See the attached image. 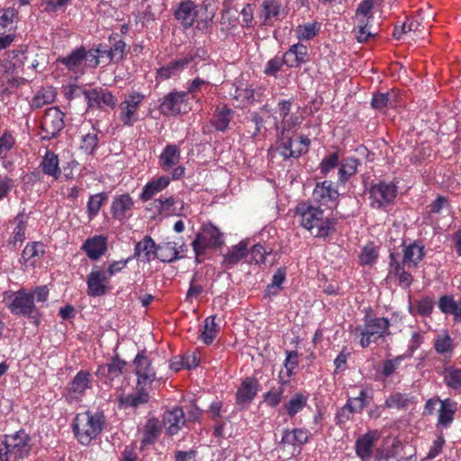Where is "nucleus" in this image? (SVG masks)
Wrapping results in <instances>:
<instances>
[{
  "label": "nucleus",
  "instance_id": "obj_1",
  "mask_svg": "<svg viewBox=\"0 0 461 461\" xmlns=\"http://www.w3.org/2000/svg\"><path fill=\"white\" fill-rule=\"evenodd\" d=\"M294 213L299 219L300 225L315 238L326 239L336 230L337 220L333 217H326L324 211L313 202L299 203L294 209Z\"/></svg>",
  "mask_w": 461,
  "mask_h": 461
},
{
  "label": "nucleus",
  "instance_id": "obj_2",
  "mask_svg": "<svg viewBox=\"0 0 461 461\" xmlns=\"http://www.w3.org/2000/svg\"><path fill=\"white\" fill-rule=\"evenodd\" d=\"M174 17L184 29H190L196 23L195 29L207 33L212 28L213 14H207L206 5L199 7L192 0H184L175 9Z\"/></svg>",
  "mask_w": 461,
  "mask_h": 461
},
{
  "label": "nucleus",
  "instance_id": "obj_3",
  "mask_svg": "<svg viewBox=\"0 0 461 461\" xmlns=\"http://www.w3.org/2000/svg\"><path fill=\"white\" fill-rule=\"evenodd\" d=\"M105 423L102 412L84 411L77 413L73 421V431L82 445H88L103 430Z\"/></svg>",
  "mask_w": 461,
  "mask_h": 461
},
{
  "label": "nucleus",
  "instance_id": "obj_4",
  "mask_svg": "<svg viewBox=\"0 0 461 461\" xmlns=\"http://www.w3.org/2000/svg\"><path fill=\"white\" fill-rule=\"evenodd\" d=\"M389 327L390 322L387 318L375 317L366 313L363 324L351 328L350 332L356 338H359V344L365 348L389 334Z\"/></svg>",
  "mask_w": 461,
  "mask_h": 461
},
{
  "label": "nucleus",
  "instance_id": "obj_5",
  "mask_svg": "<svg viewBox=\"0 0 461 461\" xmlns=\"http://www.w3.org/2000/svg\"><path fill=\"white\" fill-rule=\"evenodd\" d=\"M31 436L20 429L13 434L5 435L0 444V461H21L31 453Z\"/></svg>",
  "mask_w": 461,
  "mask_h": 461
},
{
  "label": "nucleus",
  "instance_id": "obj_6",
  "mask_svg": "<svg viewBox=\"0 0 461 461\" xmlns=\"http://www.w3.org/2000/svg\"><path fill=\"white\" fill-rule=\"evenodd\" d=\"M223 243L222 233L212 223L203 224L195 239L192 241V248L196 257L204 255L208 249H213Z\"/></svg>",
  "mask_w": 461,
  "mask_h": 461
},
{
  "label": "nucleus",
  "instance_id": "obj_7",
  "mask_svg": "<svg viewBox=\"0 0 461 461\" xmlns=\"http://www.w3.org/2000/svg\"><path fill=\"white\" fill-rule=\"evenodd\" d=\"M5 301L13 314L24 317H34L38 314L33 294H29L25 289L5 294Z\"/></svg>",
  "mask_w": 461,
  "mask_h": 461
},
{
  "label": "nucleus",
  "instance_id": "obj_8",
  "mask_svg": "<svg viewBox=\"0 0 461 461\" xmlns=\"http://www.w3.org/2000/svg\"><path fill=\"white\" fill-rule=\"evenodd\" d=\"M397 195V186L392 182L379 181L372 184L368 190L370 205L376 210H386Z\"/></svg>",
  "mask_w": 461,
  "mask_h": 461
},
{
  "label": "nucleus",
  "instance_id": "obj_9",
  "mask_svg": "<svg viewBox=\"0 0 461 461\" xmlns=\"http://www.w3.org/2000/svg\"><path fill=\"white\" fill-rule=\"evenodd\" d=\"M145 95L133 91L120 104V120L126 126H132L140 120L139 108L143 103Z\"/></svg>",
  "mask_w": 461,
  "mask_h": 461
},
{
  "label": "nucleus",
  "instance_id": "obj_10",
  "mask_svg": "<svg viewBox=\"0 0 461 461\" xmlns=\"http://www.w3.org/2000/svg\"><path fill=\"white\" fill-rule=\"evenodd\" d=\"M64 127V113L58 107L46 110L41 121V139L51 140L55 138Z\"/></svg>",
  "mask_w": 461,
  "mask_h": 461
},
{
  "label": "nucleus",
  "instance_id": "obj_11",
  "mask_svg": "<svg viewBox=\"0 0 461 461\" xmlns=\"http://www.w3.org/2000/svg\"><path fill=\"white\" fill-rule=\"evenodd\" d=\"M135 366V375L137 376V385L147 387L151 385L156 380V371L152 366V362L144 350L140 351L133 359Z\"/></svg>",
  "mask_w": 461,
  "mask_h": 461
},
{
  "label": "nucleus",
  "instance_id": "obj_12",
  "mask_svg": "<svg viewBox=\"0 0 461 461\" xmlns=\"http://www.w3.org/2000/svg\"><path fill=\"white\" fill-rule=\"evenodd\" d=\"M85 99L89 109H114L116 106V97L107 89L95 87L84 92Z\"/></svg>",
  "mask_w": 461,
  "mask_h": 461
},
{
  "label": "nucleus",
  "instance_id": "obj_13",
  "mask_svg": "<svg viewBox=\"0 0 461 461\" xmlns=\"http://www.w3.org/2000/svg\"><path fill=\"white\" fill-rule=\"evenodd\" d=\"M339 194L331 181L325 180L317 183L312 192L313 203L324 205L328 208H334L338 204Z\"/></svg>",
  "mask_w": 461,
  "mask_h": 461
},
{
  "label": "nucleus",
  "instance_id": "obj_14",
  "mask_svg": "<svg viewBox=\"0 0 461 461\" xmlns=\"http://www.w3.org/2000/svg\"><path fill=\"white\" fill-rule=\"evenodd\" d=\"M92 387V375L88 371L80 370L70 382V386L66 393V399L69 402L81 400L86 390Z\"/></svg>",
  "mask_w": 461,
  "mask_h": 461
},
{
  "label": "nucleus",
  "instance_id": "obj_15",
  "mask_svg": "<svg viewBox=\"0 0 461 461\" xmlns=\"http://www.w3.org/2000/svg\"><path fill=\"white\" fill-rule=\"evenodd\" d=\"M310 142V139L306 136L292 139L290 135H287L285 140H281L280 155L285 158H299L308 151Z\"/></svg>",
  "mask_w": 461,
  "mask_h": 461
},
{
  "label": "nucleus",
  "instance_id": "obj_16",
  "mask_svg": "<svg viewBox=\"0 0 461 461\" xmlns=\"http://www.w3.org/2000/svg\"><path fill=\"white\" fill-rule=\"evenodd\" d=\"M110 279L105 271L94 267L86 278L87 294L90 297H99L106 294Z\"/></svg>",
  "mask_w": 461,
  "mask_h": 461
},
{
  "label": "nucleus",
  "instance_id": "obj_17",
  "mask_svg": "<svg viewBox=\"0 0 461 461\" xmlns=\"http://www.w3.org/2000/svg\"><path fill=\"white\" fill-rule=\"evenodd\" d=\"M186 92L173 91L165 95L160 102L159 110L164 115H176L185 106Z\"/></svg>",
  "mask_w": 461,
  "mask_h": 461
},
{
  "label": "nucleus",
  "instance_id": "obj_18",
  "mask_svg": "<svg viewBox=\"0 0 461 461\" xmlns=\"http://www.w3.org/2000/svg\"><path fill=\"white\" fill-rule=\"evenodd\" d=\"M284 14V8L279 0H263L258 18L264 26H272L275 22L280 20Z\"/></svg>",
  "mask_w": 461,
  "mask_h": 461
},
{
  "label": "nucleus",
  "instance_id": "obj_19",
  "mask_svg": "<svg viewBox=\"0 0 461 461\" xmlns=\"http://www.w3.org/2000/svg\"><path fill=\"white\" fill-rule=\"evenodd\" d=\"M108 239L104 235H95L87 238L81 249L91 260H98L107 251Z\"/></svg>",
  "mask_w": 461,
  "mask_h": 461
},
{
  "label": "nucleus",
  "instance_id": "obj_20",
  "mask_svg": "<svg viewBox=\"0 0 461 461\" xmlns=\"http://www.w3.org/2000/svg\"><path fill=\"white\" fill-rule=\"evenodd\" d=\"M259 384L253 377L245 378L236 393V402L241 407L249 406L258 392Z\"/></svg>",
  "mask_w": 461,
  "mask_h": 461
},
{
  "label": "nucleus",
  "instance_id": "obj_21",
  "mask_svg": "<svg viewBox=\"0 0 461 461\" xmlns=\"http://www.w3.org/2000/svg\"><path fill=\"white\" fill-rule=\"evenodd\" d=\"M194 55L187 54L160 68L157 71V79L164 81L178 76L194 60Z\"/></svg>",
  "mask_w": 461,
  "mask_h": 461
},
{
  "label": "nucleus",
  "instance_id": "obj_22",
  "mask_svg": "<svg viewBox=\"0 0 461 461\" xmlns=\"http://www.w3.org/2000/svg\"><path fill=\"white\" fill-rule=\"evenodd\" d=\"M134 201L129 194L115 195L111 204V213L115 220L123 221L131 216Z\"/></svg>",
  "mask_w": 461,
  "mask_h": 461
},
{
  "label": "nucleus",
  "instance_id": "obj_23",
  "mask_svg": "<svg viewBox=\"0 0 461 461\" xmlns=\"http://www.w3.org/2000/svg\"><path fill=\"white\" fill-rule=\"evenodd\" d=\"M440 407L438 413L436 427L438 429H447L451 426L457 411V402L447 398L439 401Z\"/></svg>",
  "mask_w": 461,
  "mask_h": 461
},
{
  "label": "nucleus",
  "instance_id": "obj_24",
  "mask_svg": "<svg viewBox=\"0 0 461 461\" xmlns=\"http://www.w3.org/2000/svg\"><path fill=\"white\" fill-rule=\"evenodd\" d=\"M158 247L153 239L146 235L141 240L136 243L134 248V258L142 262H150L157 258Z\"/></svg>",
  "mask_w": 461,
  "mask_h": 461
},
{
  "label": "nucleus",
  "instance_id": "obj_25",
  "mask_svg": "<svg viewBox=\"0 0 461 461\" xmlns=\"http://www.w3.org/2000/svg\"><path fill=\"white\" fill-rule=\"evenodd\" d=\"M163 423L170 435L176 434L185 423V418L182 408L175 406L163 414Z\"/></svg>",
  "mask_w": 461,
  "mask_h": 461
},
{
  "label": "nucleus",
  "instance_id": "obj_26",
  "mask_svg": "<svg viewBox=\"0 0 461 461\" xmlns=\"http://www.w3.org/2000/svg\"><path fill=\"white\" fill-rule=\"evenodd\" d=\"M309 393L306 392H296L282 406V411L290 418L295 417L307 406Z\"/></svg>",
  "mask_w": 461,
  "mask_h": 461
},
{
  "label": "nucleus",
  "instance_id": "obj_27",
  "mask_svg": "<svg viewBox=\"0 0 461 461\" xmlns=\"http://www.w3.org/2000/svg\"><path fill=\"white\" fill-rule=\"evenodd\" d=\"M368 392L366 389H361L358 395L356 397H350L344 407L340 410L338 416L340 419L348 420V415L346 413L360 412L369 403Z\"/></svg>",
  "mask_w": 461,
  "mask_h": 461
},
{
  "label": "nucleus",
  "instance_id": "obj_28",
  "mask_svg": "<svg viewBox=\"0 0 461 461\" xmlns=\"http://www.w3.org/2000/svg\"><path fill=\"white\" fill-rule=\"evenodd\" d=\"M307 60V47L301 43L292 45L284 54V63L289 68H298Z\"/></svg>",
  "mask_w": 461,
  "mask_h": 461
},
{
  "label": "nucleus",
  "instance_id": "obj_29",
  "mask_svg": "<svg viewBox=\"0 0 461 461\" xmlns=\"http://www.w3.org/2000/svg\"><path fill=\"white\" fill-rule=\"evenodd\" d=\"M85 48H78L73 50L68 56L59 58L58 61L75 74L83 75L85 73Z\"/></svg>",
  "mask_w": 461,
  "mask_h": 461
},
{
  "label": "nucleus",
  "instance_id": "obj_30",
  "mask_svg": "<svg viewBox=\"0 0 461 461\" xmlns=\"http://www.w3.org/2000/svg\"><path fill=\"white\" fill-rule=\"evenodd\" d=\"M125 365V361L119 358H113L110 363L100 366L97 368L96 375L100 379H104V383L110 384L122 374Z\"/></svg>",
  "mask_w": 461,
  "mask_h": 461
},
{
  "label": "nucleus",
  "instance_id": "obj_31",
  "mask_svg": "<svg viewBox=\"0 0 461 461\" xmlns=\"http://www.w3.org/2000/svg\"><path fill=\"white\" fill-rule=\"evenodd\" d=\"M149 400V395L146 391V387L138 386L136 384V393L121 395L118 398V402L120 408H138L139 406L147 403Z\"/></svg>",
  "mask_w": 461,
  "mask_h": 461
},
{
  "label": "nucleus",
  "instance_id": "obj_32",
  "mask_svg": "<svg viewBox=\"0 0 461 461\" xmlns=\"http://www.w3.org/2000/svg\"><path fill=\"white\" fill-rule=\"evenodd\" d=\"M181 158L180 148L176 144H168L158 157V163L164 171H169L177 166Z\"/></svg>",
  "mask_w": 461,
  "mask_h": 461
},
{
  "label": "nucleus",
  "instance_id": "obj_33",
  "mask_svg": "<svg viewBox=\"0 0 461 461\" xmlns=\"http://www.w3.org/2000/svg\"><path fill=\"white\" fill-rule=\"evenodd\" d=\"M435 351L445 358H450L455 350V343L447 330H441L433 341Z\"/></svg>",
  "mask_w": 461,
  "mask_h": 461
},
{
  "label": "nucleus",
  "instance_id": "obj_34",
  "mask_svg": "<svg viewBox=\"0 0 461 461\" xmlns=\"http://www.w3.org/2000/svg\"><path fill=\"white\" fill-rule=\"evenodd\" d=\"M402 266L417 267L425 256L424 247L418 242L403 245Z\"/></svg>",
  "mask_w": 461,
  "mask_h": 461
},
{
  "label": "nucleus",
  "instance_id": "obj_35",
  "mask_svg": "<svg viewBox=\"0 0 461 461\" xmlns=\"http://www.w3.org/2000/svg\"><path fill=\"white\" fill-rule=\"evenodd\" d=\"M169 184L170 177L166 176H161L158 178L152 179L143 186L142 191L140 194V199L142 202H147L150 200L157 194L166 189L169 185Z\"/></svg>",
  "mask_w": 461,
  "mask_h": 461
},
{
  "label": "nucleus",
  "instance_id": "obj_36",
  "mask_svg": "<svg viewBox=\"0 0 461 461\" xmlns=\"http://www.w3.org/2000/svg\"><path fill=\"white\" fill-rule=\"evenodd\" d=\"M249 240H242L238 244L230 247L224 255L223 264L227 267H232L241 261L249 255Z\"/></svg>",
  "mask_w": 461,
  "mask_h": 461
},
{
  "label": "nucleus",
  "instance_id": "obj_37",
  "mask_svg": "<svg viewBox=\"0 0 461 461\" xmlns=\"http://www.w3.org/2000/svg\"><path fill=\"white\" fill-rule=\"evenodd\" d=\"M438 306L442 313L452 315L456 322H461V300L456 301L453 295L446 294L439 298Z\"/></svg>",
  "mask_w": 461,
  "mask_h": 461
},
{
  "label": "nucleus",
  "instance_id": "obj_38",
  "mask_svg": "<svg viewBox=\"0 0 461 461\" xmlns=\"http://www.w3.org/2000/svg\"><path fill=\"white\" fill-rule=\"evenodd\" d=\"M40 167L44 175L57 180L61 175L59 159L54 152L47 150L40 163Z\"/></svg>",
  "mask_w": 461,
  "mask_h": 461
},
{
  "label": "nucleus",
  "instance_id": "obj_39",
  "mask_svg": "<svg viewBox=\"0 0 461 461\" xmlns=\"http://www.w3.org/2000/svg\"><path fill=\"white\" fill-rule=\"evenodd\" d=\"M304 120L303 113L298 106L295 112L291 115L281 121L280 125V139L285 140L291 131L297 130Z\"/></svg>",
  "mask_w": 461,
  "mask_h": 461
},
{
  "label": "nucleus",
  "instance_id": "obj_40",
  "mask_svg": "<svg viewBox=\"0 0 461 461\" xmlns=\"http://www.w3.org/2000/svg\"><path fill=\"white\" fill-rule=\"evenodd\" d=\"M378 438L377 431H371L357 440L356 452L361 459L367 460L370 458L374 443Z\"/></svg>",
  "mask_w": 461,
  "mask_h": 461
},
{
  "label": "nucleus",
  "instance_id": "obj_41",
  "mask_svg": "<svg viewBox=\"0 0 461 461\" xmlns=\"http://www.w3.org/2000/svg\"><path fill=\"white\" fill-rule=\"evenodd\" d=\"M310 435V431L305 429H285L280 443L283 445L302 446L308 441Z\"/></svg>",
  "mask_w": 461,
  "mask_h": 461
},
{
  "label": "nucleus",
  "instance_id": "obj_42",
  "mask_svg": "<svg viewBox=\"0 0 461 461\" xmlns=\"http://www.w3.org/2000/svg\"><path fill=\"white\" fill-rule=\"evenodd\" d=\"M231 95L237 102L238 106L244 107L256 102L259 94L256 93L255 89L241 84L240 86H235L234 92Z\"/></svg>",
  "mask_w": 461,
  "mask_h": 461
},
{
  "label": "nucleus",
  "instance_id": "obj_43",
  "mask_svg": "<svg viewBox=\"0 0 461 461\" xmlns=\"http://www.w3.org/2000/svg\"><path fill=\"white\" fill-rule=\"evenodd\" d=\"M434 309V301L429 296H425L412 303L409 300L408 311L412 316L420 315L421 317H429Z\"/></svg>",
  "mask_w": 461,
  "mask_h": 461
},
{
  "label": "nucleus",
  "instance_id": "obj_44",
  "mask_svg": "<svg viewBox=\"0 0 461 461\" xmlns=\"http://www.w3.org/2000/svg\"><path fill=\"white\" fill-rule=\"evenodd\" d=\"M27 221L28 217L23 212L18 213L15 217L14 221L15 227L8 241L14 248H16L18 243H22L25 240Z\"/></svg>",
  "mask_w": 461,
  "mask_h": 461
},
{
  "label": "nucleus",
  "instance_id": "obj_45",
  "mask_svg": "<svg viewBox=\"0 0 461 461\" xmlns=\"http://www.w3.org/2000/svg\"><path fill=\"white\" fill-rule=\"evenodd\" d=\"M441 375L447 388L461 391V368L454 366H446L442 370Z\"/></svg>",
  "mask_w": 461,
  "mask_h": 461
},
{
  "label": "nucleus",
  "instance_id": "obj_46",
  "mask_svg": "<svg viewBox=\"0 0 461 461\" xmlns=\"http://www.w3.org/2000/svg\"><path fill=\"white\" fill-rule=\"evenodd\" d=\"M359 165V160L353 157H348L342 159L339 164L338 172L339 182L340 184H345L352 176L357 173V167Z\"/></svg>",
  "mask_w": 461,
  "mask_h": 461
},
{
  "label": "nucleus",
  "instance_id": "obj_47",
  "mask_svg": "<svg viewBox=\"0 0 461 461\" xmlns=\"http://www.w3.org/2000/svg\"><path fill=\"white\" fill-rule=\"evenodd\" d=\"M183 257L184 255H180L176 242H167L159 244L158 247L157 258L162 262L171 263Z\"/></svg>",
  "mask_w": 461,
  "mask_h": 461
},
{
  "label": "nucleus",
  "instance_id": "obj_48",
  "mask_svg": "<svg viewBox=\"0 0 461 461\" xmlns=\"http://www.w3.org/2000/svg\"><path fill=\"white\" fill-rule=\"evenodd\" d=\"M232 110L227 106H218L213 113V127L220 131H225L232 118Z\"/></svg>",
  "mask_w": 461,
  "mask_h": 461
},
{
  "label": "nucleus",
  "instance_id": "obj_49",
  "mask_svg": "<svg viewBox=\"0 0 461 461\" xmlns=\"http://www.w3.org/2000/svg\"><path fill=\"white\" fill-rule=\"evenodd\" d=\"M382 3L383 0H362L356 10V20L370 22L374 17L373 9L380 6Z\"/></svg>",
  "mask_w": 461,
  "mask_h": 461
},
{
  "label": "nucleus",
  "instance_id": "obj_50",
  "mask_svg": "<svg viewBox=\"0 0 461 461\" xmlns=\"http://www.w3.org/2000/svg\"><path fill=\"white\" fill-rule=\"evenodd\" d=\"M45 252L44 245L41 242L28 243L22 253V258L25 263L33 265Z\"/></svg>",
  "mask_w": 461,
  "mask_h": 461
},
{
  "label": "nucleus",
  "instance_id": "obj_51",
  "mask_svg": "<svg viewBox=\"0 0 461 461\" xmlns=\"http://www.w3.org/2000/svg\"><path fill=\"white\" fill-rule=\"evenodd\" d=\"M108 194L104 192L93 194L89 197L86 204V212L89 220L95 219L104 203L107 200Z\"/></svg>",
  "mask_w": 461,
  "mask_h": 461
},
{
  "label": "nucleus",
  "instance_id": "obj_52",
  "mask_svg": "<svg viewBox=\"0 0 461 461\" xmlns=\"http://www.w3.org/2000/svg\"><path fill=\"white\" fill-rule=\"evenodd\" d=\"M56 98V92L53 87L41 88L37 92L32 100V106L41 108L45 104H51Z\"/></svg>",
  "mask_w": 461,
  "mask_h": 461
},
{
  "label": "nucleus",
  "instance_id": "obj_53",
  "mask_svg": "<svg viewBox=\"0 0 461 461\" xmlns=\"http://www.w3.org/2000/svg\"><path fill=\"white\" fill-rule=\"evenodd\" d=\"M320 31V24L316 22L298 25L295 29V35L300 41H309L316 36Z\"/></svg>",
  "mask_w": 461,
  "mask_h": 461
},
{
  "label": "nucleus",
  "instance_id": "obj_54",
  "mask_svg": "<svg viewBox=\"0 0 461 461\" xmlns=\"http://www.w3.org/2000/svg\"><path fill=\"white\" fill-rule=\"evenodd\" d=\"M17 18V11L9 7L0 12V33H5L7 30H12Z\"/></svg>",
  "mask_w": 461,
  "mask_h": 461
},
{
  "label": "nucleus",
  "instance_id": "obj_55",
  "mask_svg": "<svg viewBox=\"0 0 461 461\" xmlns=\"http://www.w3.org/2000/svg\"><path fill=\"white\" fill-rule=\"evenodd\" d=\"M390 258V266L394 269V273L398 276L400 285L409 287L413 281L411 275L403 269V267L395 259L393 254H391Z\"/></svg>",
  "mask_w": 461,
  "mask_h": 461
},
{
  "label": "nucleus",
  "instance_id": "obj_56",
  "mask_svg": "<svg viewBox=\"0 0 461 461\" xmlns=\"http://www.w3.org/2000/svg\"><path fill=\"white\" fill-rule=\"evenodd\" d=\"M217 332L215 318L213 316L207 317L204 320L203 330L201 335L203 341L207 345L211 344L215 339Z\"/></svg>",
  "mask_w": 461,
  "mask_h": 461
},
{
  "label": "nucleus",
  "instance_id": "obj_57",
  "mask_svg": "<svg viewBox=\"0 0 461 461\" xmlns=\"http://www.w3.org/2000/svg\"><path fill=\"white\" fill-rule=\"evenodd\" d=\"M411 402V397L407 393H394L391 394L385 402L388 408L393 409H404L407 408Z\"/></svg>",
  "mask_w": 461,
  "mask_h": 461
},
{
  "label": "nucleus",
  "instance_id": "obj_58",
  "mask_svg": "<svg viewBox=\"0 0 461 461\" xmlns=\"http://www.w3.org/2000/svg\"><path fill=\"white\" fill-rule=\"evenodd\" d=\"M357 26L354 29L355 37L358 42H366L371 37L375 36V33L370 31V25L367 21L356 20Z\"/></svg>",
  "mask_w": 461,
  "mask_h": 461
},
{
  "label": "nucleus",
  "instance_id": "obj_59",
  "mask_svg": "<svg viewBox=\"0 0 461 461\" xmlns=\"http://www.w3.org/2000/svg\"><path fill=\"white\" fill-rule=\"evenodd\" d=\"M99 139L97 132H90L82 137L80 149L86 154L91 155L98 146Z\"/></svg>",
  "mask_w": 461,
  "mask_h": 461
},
{
  "label": "nucleus",
  "instance_id": "obj_60",
  "mask_svg": "<svg viewBox=\"0 0 461 461\" xmlns=\"http://www.w3.org/2000/svg\"><path fill=\"white\" fill-rule=\"evenodd\" d=\"M339 155L338 152H331L325 156L320 163L321 173L324 176L328 175L331 170L338 167Z\"/></svg>",
  "mask_w": 461,
  "mask_h": 461
},
{
  "label": "nucleus",
  "instance_id": "obj_61",
  "mask_svg": "<svg viewBox=\"0 0 461 461\" xmlns=\"http://www.w3.org/2000/svg\"><path fill=\"white\" fill-rule=\"evenodd\" d=\"M406 358V356L402 354L395 357L394 358L384 360L382 365L381 374L385 377L391 376Z\"/></svg>",
  "mask_w": 461,
  "mask_h": 461
},
{
  "label": "nucleus",
  "instance_id": "obj_62",
  "mask_svg": "<svg viewBox=\"0 0 461 461\" xmlns=\"http://www.w3.org/2000/svg\"><path fill=\"white\" fill-rule=\"evenodd\" d=\"M269 253H271V249H267L260 244H256L252 247L249 255L251 261H254L256 264H264L266 257Z\"/></svg>",
  "mask_w": 461,
  "mask_h": 461
},
{
  "label": "nucleus",
  "instance_id": "obj_63",
  "mask_svg": "<svg viewBox=\"0 0 461 461\" xmlns=\"http://www.w3.org/2000/svg\"><path fill=\"white\" fill-rule=\"evenodd\" d=\"M389 105H393V100L389 94L378 93L374 95L372 99V106L374 109L383 111Z\"/></svg>",
  "mask_w": 461,
  "mask_h": 461
},
{
  "label": "nucleus",
  "instance_id": "obj_64",
  "mask_svg": "<svg viewBox=\"0 0 461 461\" xmlns=\"http://www.w3.org/2000/svg\"><path fill=\"white\" fill-rule=\"evenodd\" d=\"M283 393L282 388L268 391L264 395V401L269 407H276L282 401Z\"/></svg>",
  "mask_w": 461,
  "mask_h": 461
}]
</instances>
